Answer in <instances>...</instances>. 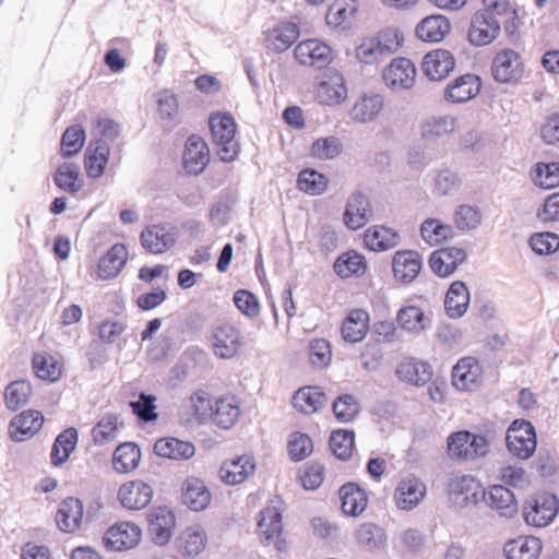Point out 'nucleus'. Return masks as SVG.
Wrapping results in <instances>:
<instances>
[{
  "label": "nucleus",
  "mask_w": 559,
  "mask_h": 559,
  "mask_svg": "<svg viewBox=\"0 0 559 559\" xmlns=\"http://www.w3.org/2000/svg\"><path fill=\"white\" fill-rule=\"evenodd\" d=\"M403 41L396 28H385L368 37L356 48V58L366 64H373L395 53Z\"/></svg>",
  "instance_id": "obj_1"
},
{
  "label": "nucleus",
  "mask_w": 559,
  "mask_h": 559,
  "mask_svg": "<svg viewBox=\"0 0 559 559\" xmlns=\"http://www.w3.org/2000/svg\"><path fill=\"white\" fill-rule=\"evenodd\" d=\"M213 142L217 145L219 158L229 163L237 158L239 144L235 140L236 122L230 114H214L209 120Z\"/></svg>",
  "instance_id": "obj_2"
},
{
  "label": "nucleus",
  "mask_w": 559,
  "mask_h": 559,
  "mask_svg": "<svg viewBox=\"0 0 559 559\" xmlns=\"http://www.w3.org/2000/svg\"><path fill=\"white\" fill-rule=\"evenodd\" d=\"M507 448L511 454L521 459H530L537 445L534 426L525 419H515L507 430Z\"/></svg>",
  "instance_id": "obj_3"
},
{
  "label": "nucleus",
  "mask_w": 559,
  "mask_h": 559,
  "mask_svg": "<svg viewBox=\"0 0 559 559\" xmlns=\"http://www.w3.org/2000/svg\"><path fill=\"white\" fill-rule=\"evenodd\" d=\"M559 502L550 492H543L532 497L523 507V518L527 525L545 527L549 525L558 514Z\"/></svg>",
  "instance_id": "obj_4"
},
{
  "label": "nucleus",
  "mask_w": 559,
  "mask_h": 559,
  "mask_svg": "<svg viewBox=\"0 0 559 559\" xmlns=\"http://www.w3.org/2000/svg\"><path fill=\"white\" fill-rule=\"evenodd\" d=\"M525 66L522 56L510 48L501 49L492 59L491 75L498 83H518L524 75Z\"/></svg>",
  "instance_id": "obj_5"
},
{
  "label": "nucleus",
  "mask_w": 559,
  "mask_h": 559,
  "mask_svg": "<svg viewBox=\"0 0 559 559\" xmlns=\"http://www.w3.org/2000/svg\"><path fill=\"white\" fill-rule=\"evenodd\" d=\"M449 499L453 504L464 508L477 504L486 498L481 484L472 475H455L448 485Z\"/></svg>",
  "instance_id": "obj_6"
},
{
  "label": "nucleus",
  "mask_w": 559,
  "mask_h": 559,
  "mask_svg": "<svg viewBox=\"0 0 559 559\" xmlns=\"http://www.w3.org/2000/svg\"><path fill=\"white\" fill-rule=\"evenodd\" d=\"M501 32L499 16L490 11H477L474 13L468 29V40L472 45L481 47L492 43Z\"/></svg>",
  "instance_id": "obj_7"
},
{
  "label": "nucleus",
  "mask_w": 559,
  "mask_h": 559,
  "mask_svg": "<svg viewBox=\"0 0 559 559\" xmlns=\"http://www.w3.org/2000/svg\"><path fill=\"white\" fill-rule=\"evenodd\" d=\"M294 56L300 64L317 69L325 68L333 59L331 47L316 38L300 41L295 47Z\"/></svg>",
  "instance_id": "obj_8"
},
{
  "label": "nucleus",
  "mask_w": 559,
  "mask_h": 559,
  "mask_svg": "<svg viewBox=\"0 0 559 559\" xmlns=\"http://www.w3.org/2000/svg\"><path fill=\"white\" fill-rule=\"evenodd\" d=\"M140 538L141 531L135 524L122 522L106 531L103 543L109 550L121 551L136 546Z\"/></svg>",
  "instance_id": "obj_9"
},
{
  "label": "nucleus",
  "mask_w": 559,
  "mask_h": 559,
  "mask_svg": "<svg viewBox=\"0 0 559 559\" xmlns=\"http://www.w3.org/2000/svg\"><path fill=\"white\" fill-rule=\"evenodd\" d=\"M427 488L424 481L415 476H407L400 480L394 491L395 506L400 510H413L425 498Z\"/></svg>",
  "instance_id": "obj_10"
},
{
  "label": "nucleus",
  "mask_w": 559,
  "mask_h": 559,
  "mask_svg": "<svg viewBox=\"0 0 559 559\" xmlns=\"http://www.w3.org/2000/svg\"><path fill=\"white\" fill-rule=\"evenodd\" d=\"M210 160V151L205 141L197 135H190L186 141V148L182 156L185 169L189 174H201Z\"/></svg>",
  "instance_id": "obj_11"
},
{
  "label": "nucleus",
  "mask_w": 559,
  "mask_h": 559,
  "mask_svg": "<svg viewBox=\"0 0 559 559\" xmlns=\"http://www.w3.org/2000/svg\"><path fill=\"white\" fill-rule=\"evenodd\" d=\"M44 423V416L35 409L24 411L14 416L9 424L10 438L15 442L24 441L37 433Z\"/></svg>",
  "instance_id": "obj_12"
},
{
  "label": "nucleus",
  "mask_w": 559,
  "mask_h": 559,
  "mask_svg": "<svg viewBox=\"0 0 559 559\" xmlns=\"http://www.w3.org/2000/svg\"><path fill=\"white\" fill-rule=\"evenodd\" d=\"M241 344L240 332L230 324L217 326L213 332V353L218 358L235 357Z\"/></svg>",
  "instance_id": "obj_13"
},
{
  "label": "nucleus",
  "mask_w": 559,
  "mask_h": 559,
  "mask_svg": "<svg viewBox=\"0 0 559 559\" xmlns=\"http://www.w3.org/2000/svg\"><path fill=\"white\" fill-rule=\"evenodd\" d=\"M153 498V488L142 480H132L123 484L118 491V499L122 507L129 510H141L150 504Z\"/></svg>",
  "instance_id": "obj_14"
},
{
  "label": "nucleus",
  "mask_w": 559,
  "mask_h": 559,
  "mask_svg": "<svg viewBox=\"0 0 559 559\" xmlns=\"http://www.w3.org/2000/svg\"><path fill=\"white\" fill-rule=\"evenodd\" d=\"M481 368L473 357L461 358L452 369V384L460 391H473L480 384Z\"/></svg>",
  "instance_id": "obj_15"
},
{
  "label": "nucleus",
  "mask_w": 559,
  "mask_h": 559,
  "mask_svg": "<svg viewBox=\"0 0 559 559\" xmlns=\"http://www.w3.org/2000/svg\"><path fill=\"white\" fill-rule=\"evenodd\" d=\"M466 257V251L462 248H442L431 253L429 265L435 274L445 277L452 274Z\"/></svg>",
  "instance_id": "obj_16"
},
{
  "label": "nucleus",
  "mask_w": 559,
  "mask_h": 559,
  "mask_svg": "<svg viewBox=\"0 0 559 559\" xmlns=\"http://www.w3.org/2000/svg\"><path fill=\"white\" fill-rule=\"evenodd\" d=\"M141 245L153 254L167 251L176 242V234L166 225H152L140 235Z\"/></svg>",
  "instance_id": "obj_17"
},
{
  "label": "nucleus",
  "mask_w": 559,
  "mask_h": 559,
  "mask_svg": "<svg viewBox=\"0 0 559 559\" xmlns=\"http://www.w3.org/2000/svg\"><path fill=\"white\" fill-rule=\"evenodd\" d=\"M372 216L368 198L361 192H354L347 200L344 223L353 230L364 227Z\"/></svg>",
  "instance_id": "obj_18"
},
{
  "label": "nucleus",
  "mask_w": 559,
  "mask_h": 559,
  "mask_svg": "<svg viewBox=\"0 0 559 559\" xmlns=\"http://www.w3.org/2000/svg\"><path fill=\"white\" fill-rule=\"evenodd\" d=\"M481 84L475 74H463L448 84L444 91V98L453 104L468 102L478 95Z\"/></svg>",
  "instance_id": "obj_19"
},
{
  "label": "nucleus",
  "mask_w": 559,
  "mask_h": 559,
  "mask_svg": "<svg viewBox=\"0 0 559 559\" xmlns=\"http://www.w3.org/2000/svg\"><path fill=\"white\" fill-rule=\"evenodd\" d=\"M455 67V59L449 50L436 49L424 57L423 71L432 81L447 78Z\"/></svg>",
  "instance_id": "obj_20"
},
{
  "label": "nucleus",
  "mask_w": 559,
  "mask_h": 559,
  "mask_svg": "<svg viewBox=\"0 0 559 559\" xmlns=\"http://www.w3.org/2000/svg\"><path fill=\"white\" fill-rule=\"evenodd\" d=\"M423 261L418 252L403 250L395 252L392 261L394 277L404 283H412L421 270Z\"/></svg>",
  "instance_id": "obj_21"
},
{
  "label": "nucleus",
  "mask_w": 559,
  "mask_h": 559,
  "mask_svg": "<svg viewBox=\"0 0 559 559\" xmlns=\"http://www.w3.org/2000/svg\"><path fill=\"white\" fill-rule=\"evenodd\" d=\"M83 519V502L74 497L62 500L56 513V523L60 531L74 533L80 528Z\"/></svg>",
  "instance_id": "obj_22"
},
{
  "label": "nucleus",
  "mask_w": 559,
  "mask_h": 559,
  "mask_svg": "<svg viewBox=\"0 0 559 559\" xmlns=\"http://www.w3.org/2000/svg\"><path fill=\"white\" fill-rule=\"evenodd\" d=\"M416 68L407 58H396L383 71V80L392 87L409 88L415 81Z\"/></svg>",
  "instance_id": "obj_23"
},
{
  "label": "nucleus",
  "mask_w": 559,
  "mask_h": 559,
  "mask_svg": "<svg viewBox=\"0 0 559 559\" xmlns=\"http://www.w3.org/2000/svg\"><path fill=\"white\" fill-rule=\"evenodd\" d=\"M254 469V460L249 455H240L223 463L219 477L226 485H238L253 474Z\"/></svg>",
  "instance_id": "obj_24"
},
{
  "label": "nucleus",
  "mask_w": 559,
  "mask_h": 559,
  "mask_svg": "<svg viewBox=\"0 0 559 559\" xmlns=\"http://www.w3.org/2000/svg\"><path fill=\"white\" fill-rule=\"evenodd\" d=\"M181 490L182 502L192 511H203L211 502L212 495L200 478L188 477L182 484Z\"/></svg>",
  "instance_id": "obj_25"
},
{
  "label": "nucleus",
  "mask_w": 559,
  "mask_h": 559,
  "mask_svg": "<svg viewBox=\"0 0 559 559\" xmlns=\"http://www.w3.org/2000/svg\"><path fill=\"white\" fill-rule=\"evenodd\" d=\"M396 322L403 331L414 335H419L431 326V320L420 307L415 305L399 309Z\"/></svg>",
  "instance_id": "obj_26"
},
{
  "label": "nucleus",
  "mask_w": 559,
  "mask_h": 559,
  "mask_svg": "<svg viewBox=\"0 0 559 559\" xmlns=\"http://www.w3.org/2000/svg\"><path fill=\"white\" fill-rule=\"evenodd\" d=\"M485 499L500 516L510 519L518 512V502L513 491L503 485L491 486Z\"/></svg>",
  "instance_id": "obj_27"
},
{
  "label": "nucleus",
  "mask_w": 559,
  "mask_h": 559,
  "mask_svg": "<svg viewBox=\"0 0 559 559\" xmlns=\"http://www.w3.org/2000/svg\"><path fill=\"white\" fill-rule=\"evenodd\" d=\"M128 251L123 243H115L98 262L97 275L102 280L116 277L127 263Z\"/></svg>",
  "instance_id": "obj_28"
},
{
  "label": "nucleus",
  "mask_w": 559,
  "mask_h": 559,
  "mask_svg": "<svg viewBox=\"0 0 559 559\" xmlns=\"http://www.w3.org/2000/svg\"><path fill=\"white\" fill-rule=\"evenodd\" d=\"M110 154L108 143L104 140L91 142L85 152V170L90 178H99L106 168Z\"/></svg>",
  "instance_id": "obj_29"
},
{
  "label": "nucleus",
  "mask_w": 559,
  "mask_h": 559,
  "mask_svg": "<svg viewBox=\"0 0 559 559\" xmlns=\"http://www.w3.org/2000/svg\"><path fill=\"white\" fill-rule=\"evenodd\" d=\"M542 549V540L534 536H520L503 547L507 559H537Z\"/></svg>",
  "instance_id": "obj_30"
},
{
  "label": "nucleus",
  "mask_w": 559,
  "mask_h": 559,
  "mask_svg": "<svg viewBox=\"0 0 559 559\" xmlns=\"http://www.w3.org/2000/svg\"><path fill=\"white\" fill-rule=\"evenodd\" d=\"M340 499L342 510L350 516L361 514L368 503L366 491L355 483H347L340 488Z\"/></svg>",
  "instance_id": "obj_31"
},
{
  "label": "nucleus",
  "mask_w": 559,
  "mask_h": 559,
  "mask_svg": "<svg viewBox=\"0 0 559 559\" xmlns=\"http://www.w3.org/2000/svg\"><path fill=\"white\" fill-rule=\"evenodd\" d=\"M469 292L464 282H453L444 298V309L452 319H459L464 316L469 305Z\"/></svg>",
  "instance_id": "obj_32"
},
{
  "label": "nucleus",
  "mask_w": 559,
  "mask_h": 559,
  "mask_svg": "<svg viewBox=\"0 0 559 559\" xmlns=\"http://www.w3.org/2000/svg\"><path fill=\"white\" fill-rule=\"evenodd\" d=\"M154 452L158 456L171 460H188L194 455L195 448L192 442L168 437L154 443Z\"/></svg>",
  "instance_id": "obj_33"
},
{
  "label": "nucleus",
  "mask_w": 559,
  "mask_h": 559,
  "mask_svg": "<svg viewBox=\"0 0 559 559\" xmlns=\"http://www.w3.org/2000/svg\"><path fill=\"white\" fill-rule=\"evenodd\" d=\"M52 180L58 189L71 195L76 194L83 188L80 166L74 163L60 164L52 175Z\"/></svg>",
  "instance_id": "obj_34"
},
{
  "label": "nucleus",
  "mask_w": 559,
  "mask_h": 559,
  "mask_svg": "<svg viewBox=\"0 0 559 559\" xmlns=\"http://www.w3.org/2000/svg\"><path fill=\"white\" fill-rule=\"evenodd\" d=\"M396 374L402 381L421 386L432 377L431 366L428 362L409 359L402 361L396 368Z\"/></svg>",
  "instance_id": "obj_35"
},
{
  "label": "nucleus",
  "mask_w": 559,
  "mask_h": 559,
  "mask_svg": "<svg viewBox=\"0 0 559 559\" xmlns=\"http://www.w3.org/2000/svg\"><path fill=\"white\" fill-rule=\"evenodd\" d=\"M449 20L440 14L425 17L416 27V35L423 41L438 43L450 32Z\"/></svg>",
  "instance_id": "obj_36"
},
{
  "label": "nucleus",
  "mask_w": 559,
  "mask_h": 559,
  "mask_svg": "<svg viewBox=\"0 0 559 559\" xmlns=\"http://www.w3.org/2000/svg\"><path fill=\"white\" fill-rule=\"evenodd\" d=\"M356 542L369 551L381 550L386 546V533L372 522L361 523L354 533Z\"/></svg>",
  "instance_id": "obj_37"
},
{
  "label": "nucleus",
  "mask_w": 559,
  "mask_h": 559,
  "mask_svg": "<svg viewBox=\"0 0 559 559\" xmlns=\"http://www.w3.org/2000/svg\"><path fill=\"white\" fill-rule=\"evenodd\" d=\"M299 37V27L293 22H282L267 34V47L276 52L287 50Z\"/></svg>",
  "instance_id": "obj_38"
},
{
  "label": "nucleus",
  "mask_w": 559,
  "mask_h": 559,
  "mask_svg": "<svg viewBox=\"0 0 559 559\" xmlns=\"http://www.w3.org/2000/svg\"><path fill=\"white\" fill-rule=\"evenodd\" d=\"M383 108V98L379 94L362 95L354 104L350 118L359 123L372 121Z\"/></svg>",
  "instance_id": "obj_39"
},
{
  "label": "nucleus",
  "mask_w": 559,
  "mask_h": 559,
  "mask_svg": "<svg viewBox=\"0 0 559 559\" xmlns=\"http://www.w3.org/2000/svg\"><path fill=\"white\" fill-rule=\"evenodd\" d=\"M364 242L372 251H385L399 245L400 236L391 228L373 226L365 231Z\"/></svg>",
  "instance_id": "obj_40"
},
{
  "label": "nucleus",
  "mask_w": 559,
  "mask_h": 559,
  "mask_svg": "<svg viewBox=\"0 0 559 559\" xmlns=\"http://www.w3.org/2000/svg\"><path fill=\"white\" fill-rule=\"evenodd\" d=\"M326 402V395L318 386H304L295 392L293 404L304 414H313Z\"/></svg>",
  "instance_id": "obj_41"
},
{
  "label": "nucleus",
  "mask_w": 559,
  "mask_h": 559,
  "mask_svg": "<svg viewBox=\"0 0 559 559\" xmlns=\"http://www.w3.org/2000/svg\"><path fill=\"white\" fill-rule=\"evenodd\" d=\"M79 433L75 428H68L60 432L51 448L50 460L53 466H60L68 461L76 447Z\"/></svg>",
  "instance_id": "obj_42"
},
{
  "label": "nucleus",
  "mask_w": 559,
  "mask_h": 559,
  "mask_svg": "<svg viewBox=\"0 0 559 559\" xmlns=\"http://www.w3.org/2000/svg\"><path fill=\"white\" fill-rule=\"evenodd\" d=\"M369 316L366 311L356 309L349 312L342 324V335L346 342L358 343L362 341L368 331Z\"/></svg>",
  "instance_id": "obj_43"
},
{
  "label": "nucleus",
  "mask_w": 559,
  "mask_h": 559,
  "mask_svg": "<svg viewBox=\"0 0 559 559\" xmlns=\"http://www.w3.org/2000/svg\"><path fill=\"white\" fill-rule=\"evenodd\" d=\"M140 460V448L135 443L124 442L116 448L112 465L118 473H129L139 466Z\"/></svg>",
  "instance_id": "obj_44"
},
{
  "label": "nucleus",
  "mask_w": 559,
  "mask_h": 559,
  "mask_svg": "<svg viewBox=\"0 0 559 559\" xmlns=\"http://www.w3.org/2000/svg\"><path fill=\"white\" fill-rule=\"evenodd\" d=\"M456 129V118L453 116H432L421 124V136L433 141L452 133Z\"/></svg>",
  "instance_id": "obj_45"
},
{
  "label": "nucleus",
  "mask_w": 559,
  "mask_h": 559,
  "mask_svg": "<svg viewBox=\"0 0 559 559\" xmlns=\"http://www.w3.org/2000/svg\"><path fill=\"white\" fill-rule=\"evenodd\" d=\"M329 445L332 453L341 461H347L355 447V432L350 429H337L331 432Z\"/></svg>",
  "instance_id": "obj_46"
},
{
  "label": "nucleus",
  "mask_w": 559,
  "mask_h": 559,
  "mask_svg": "<svg viewBox=\"0 0 559 559\" xmlns=\"http://www.w3.org/2000/svg\"><path fill=\"white\" fill-rule=\"evenodd\" d=\"M240 415L239 406L231 399H219L213 407L210 418L221 428L229 429Z\"/></svg>",
  "instance_id": "obj_47"
},
{
  "label": "nucleus",
  "mask_w": 559,
  "mask_h": 559,
  "mask_svg": "<svg viewBox=\"0 0 559 559\" xmlns=\"http://www.w3.org/2000/svg\"><path fill=\"white\" fill-rule=\"evenodd\" d=\"M420 235L430 246H436L454 236L451 225L443 224L436 218H427L421 223Z\"/></svg>",
  "instance_id": "obj_48"
},
{
  "label": "nucleus",
  "mask_w": 559,
  "mask_h": 559,
  "mask_svg": "<svg viewBox=\"0 0 559 559\" xmlns=\"http://www.w3.org/2000/svg\"><path fill=\"white\" fill-rule=\"evenodd\" d=\"M334 271L342 278L360 275L366 270L365 258L356 251H348L340 255L334 262Z\"/></svg>",
  "instance_id": "obj_49"
},
{
  "label": "nucleus",
  "mask_w": 559,
  "mask_h": 559,
  "mask_svg": "<svg viewBox=\"0 0 559 559\" xmlns=\"http://www.w3.org/2000/svg\"><path fill=\"white\" fill-rule=\"evenodd\" d=\"M329 179L325 175L312 168H306L298 175L297 187L310 195H320L328 188Z\"/></svg>",
  "instance_id": "obj_50"
},
{
  "label": "nucleus",
  "mask_w": 559,
  "mask_h": 559,
  "mask_svg": "<svg viewBox=\"0 0 559 559\" xmlns=\"http://www.w3.org/2000/svg\"><path fill=\"white\" fill-rule=\"evenodd\" d=\"M258 527L265 540L278 538L283 531L281 512L273 507L263 509L260 513Z\"/></svg>",
  "instance_id": "obj_51"
},
{
  "label": "nucleus",
  "mask_w": 559,
  "mask_h": 559,
  "mask_svg": "<svg viewBox=\"0 0 559 559\" xmlns=\"http://www.w3.org/2000/svg\"><path fill=\"white\" fill-rule=\"evenodd\" d=\"M32 394V385L26 380H16L11 382L4 392L5 406L11 411H16L27 404Z\"/></svg>",
  "instance_id": "obj_52"
},
{
  "label": "nucleus",
  "mask_w": 559,
  "mask_h": 559,
  "mask_svg": "<svg viewBox=\"0 0 559 559\" xmlns=\"http://www.w3.org/2000/svg\"><path fill=\"white\" fill-rule=\"evenodd\" d=\"M357 9L356 0H335L328 9L326 23L334 26L350 23Z\"/></svg>",
  "instance_id": "obj_53"
},
{
  "label": "nucleus",
  "mask_w": 559,
  "mask_h": 559,
  "mask_svg": "<svg viewBox=\"0 0 559 559\" xmlns=\"http://www.w3.org/2000/svg\"><path fill=\"white\" fill-rule=\"evenodd\" d=\"M35 374L43 380L57 381L61 376L60 364L49 354H36L33 357Z\"/></svg>",
  "instance_id": "obj_54"
},
{
  "label": "nucleus",
  "mask_w": 559,
  "mask_h": 559,
  "mask_svg": "<svg viewBox=\"0 0 559 559\" xmlns=\"http://www.w3.org/2000/svg\"><path fill=\"white\" fill-rule=\"evenodd\" d=\"M85 142V131L82 126L74 124L66 129L61 138V155L64 158L78 154Z\"/></svg>",
  "instance_id": "obj_55"
},
{
  "label": "nucleus",
  "mask_w": 559,
  "mask_h": 559,
  "mask_svg": "<svg viewBox=\"0 0 559 559\" xmlns=\"http://www.w3.org/2000/svg\"><path fill=\"white\" fill-rule=\"evenodd\" d=\"M533 181L543 189L559 186V163H538L535 165Z\"/></svg>",
  "instance_id": "obj_56"
},
{
  "label": "nucleus",
  "mask_w": 559,
  "mask_h": 559,
  "mask_svg": "<svg viewBox=\"0 0 559 559\" xmlns=\"http://www.w3.org/2000/svg\"><path fill=\"white\" fill-rule=\"evenodd\" d=\"M333 414L341 423L354 420L359 413V404L352 394H342L332 404Z\"/></svg>",
  "instance_id": "obj_57"
},
{
  "label": "nucleus",
  "mask_w": 559,
  "mask_h": 559,
  "mask_svg": "<svg viewBox=\"0 0 559 559\" xmlns=\"http://www.w3.org/2000/svg\"><path fill=\"white\" fill-rule=\"evenodd\" d=\"M311 156L319 159H333L342 153L341 140L325 136L316 140L310 148Z\"/></svg>",
  "instance_id": "obj_58"
},
{
  "label": "nucleus",
  "mask_w": 559,
  "mask_h": 559,
  "mask_svg": "<svg viewBox=\"0 0 559 559\" xmlns=\"http://www.w3.org/2000/svg\"><path fill=\"white\" fill-rule=\"evenodd\" d=\"M308 352L309 361L314 368L322 369L330 365L332 350L326 340L314 338L310 341Z\"/></svg>",
  "instance_id": "obj_59"
},
{
  "label": "nucleus",
  "mask_w": 559,
  "mask_h": 559,
  "mask_svg": "<svg viewBox=\"0 0 559 559\" xmlns=\"http://www.w3.org/2000/svg\"><path fill=\"white\" fill-rule=\"evenodd\" d=\"M156 397L153 394L140 393L136 401H131L129 403L132 412L136 417L144 421L150 423L157 419L158 415L156 413L155 405Z\"/></svg>",
  "instance_id": "obj_60"
},
{
  "label": "nucleus",
  "mask_w": 559,
  "mask_h": 559,
  "mask_svg": "<svg viewBox=\"0 0 559 559\" xmlns=\"http://www.w3.org/2000/svg\"><path fill=\"white\" fill-rule=\"evenodd\" d=\"M206 537L203 531L188 528L180 537V549L188 556L199 555L205 547Z\"/></svg>",
  "instance_id": "obj_61"
},
{
  "label": "nucleus",
  "mask_w": 559,
  "mask_h": 559,
  "mask_svg": "<svg viewBox=\"0 0 559 559\" xmlns=\"http://www.w3.org/2000/svg\"><path fill=\"white\" fill-rule=\"evenodd\" d=\"M313 449L312 440L302 432H294L288 441V452L294 462L306 459Z\"/></svg>",
  "instance_id": "obj_62"
},
{
  "label": "nucleus",
  "mask_w": 559,
  "mask_h": 559,
  "mask_svg": "<svg viewBox=\"0 0 559 559\" xmlns=\"http://www.w3.org/2000/svg\"><path fill=\"white\" fill-rule=\"evenodd\" d=\"M530 246L539 255L550 254L559 249V236L550 231L535 234L530 239Z\"/></svg>",
  "instance_id": "obj_63"
},
{
  "label": "nucleus",
  "mask_w": 559,
  "mask_h": 559,
  "mask_svg": "<svg viewBox=\"0 0 559 559\" xmlns=\"http://www.w3.org/2000/svg\"><path fill=\"white\" fill-rule=\"evenodd\" d=\"M481 215L477 207L463 204L457 206L454 221L460 230L475 229L480 224Z\"/></svg>",
  "instance_id": "obj_64"
}]
</instances>
